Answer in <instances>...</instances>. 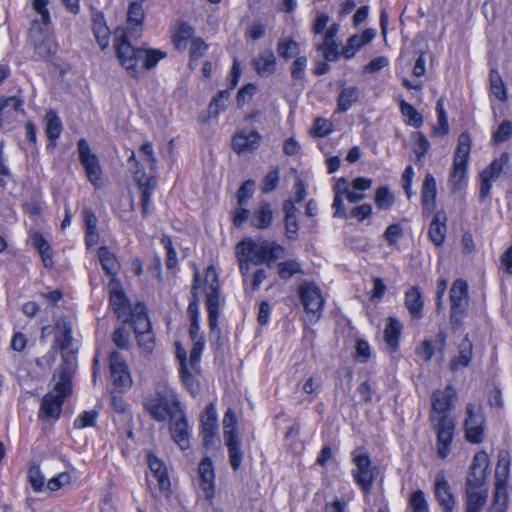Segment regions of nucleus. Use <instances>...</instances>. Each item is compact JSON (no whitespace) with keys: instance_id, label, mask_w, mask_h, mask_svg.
I'll list each match as a JSON object with an SVG mask.
<instances>
[{"instance_id":"60","label":"nucleus","mask_w":512,"mask_h":512,"mask_svg":"<svg viewBox=\"0 0 512 512\" xmlns=\"http://www.w3.org/2000/svg\"><path fill=\"white\" fill-rule=\"evenodd\" d=\"M229 97V90L218 92V94L210 102L209 108L211 109V112L218 114L220 110H224L226 108V103L228 102Z\"/></svg>"},{"instance_id":"15","label":"nucleus","mask_w":512,"mask_h":512,"mask_svg":"<svg viewBox=\"0 0 512 512\" xmlns=\"http://www.w3.org/2000/svg\"><path fill=\"white\" fill-rule=\"evenodd\" d=\"M110 291V304L119 319L124 322L130 319L133 312L131 305L126 297L120 282L116 278H111L108 284Z\"/></svg>"},{"instance_id":"8","label":"nucleus","mask_w":512,"mask_h":512,"mask_svg":"<svg viewBox=\"0 0 512 512\" xmlns=\"http://www.w3.org/2000/svg\"><path fill=\"white\" fill-rule=\"evenodd\" d=\"M114 47L121 65L126 68L131 76L136 77L142 48H134L128 41L127 33L122 29L115 31Z\"/></svg>"},{"instance_id":"57","label":"nucleus","mask_w":512,"mask_h":512,"mask_svg":"<svg viewBox=\"0 0 512 512\" xmlns=\"http://www.w3.org/2000/svg\"><path fill=\"white\" fill-rule=\"evenodd\" d=\"M180 376L183 381V384L190 390L192 394H196L199 390L198 383L189 372L187 368L186 359H182V367L180 368Z\"/></svg>"},{"instance_id":"40","label":"nucleus","mask_w":512,"mask_h":512,"mask_svg":"<svg viewBox=\"0 0 512 512\" xmlns=\"http://www.w3.org/2000/svg\"><path fill=\"white\" fill-rule=\"evenodd\" d=\"M46 121V134L50 141H55L59 138L62 131V123L53 110H49L45 115Z\"/></svg>"},{"instance_id":"32","label":"nucleus","mask_w":512,"mask_h":512,"mask_svg":"<svg viewBox=\"0 0 512 512\" xmlns=\"http://www.w3.org/2000/svg\"><path fill=\"white\" fill-rule=\"evenodd\" d=\"M98 257L106 274L115 278L120 271V263L115 255L107 247L102 246L98 250Z\"/></svg>"},{"instance_id":"9","label":"nucleus","mask_w":512,"mask_h":512,"mask_svg":"<svg viewBox=\"0 0 512 512\" xmlns=\"http://www.w3.org/2000/svg\"><path fill=\"white\" fill-rule=\"evenodd\" d=\"M207 280H211V283L206 291V305L209 315V327L212 334L217 337L220 334L218 327V319L220 315V296H219V281L216 270L214 267H209L206 272Z\"/></svg>"},{"instance_id":"49","label":"nucleus","mask_w":512,"mask_h":512,"mask_svg":"<svg viewBox=\"0 0 512 512\" xmlns=\"http://www.w3.org/2000/svg\"><path fill=\"white\" fill-rule=\"evenodd\" d=\"M400 110L403 116L408 118L407 123L409 125L418 128L423 124L422 115L411 104L402 100L400 102Z\"/></svg>"},{"instance_id":"1","label":"nucleus","mask_w":512,"mask_h":512,"mask_svg":"<svg viewBox=\"0 0 512 512\" xmlns=\"http://www.w3.org/2000/svg\"><path fill=\"white\" fill-rule=\"evenodd\" d=\"M456 401L457 392L452 385H447L443 390H435L431 396L429 420L431 428L436 433V453L441 459H446L452 450L456 425L450 412Z\"/></svg>"},{"instance_id":"39","label":"nucleus","mask_w":512,"mask_h":512,"mask_svg":"<svg viewBox=\"0 0 512 512\" xmlns=\"http://www.w3.org/2000/svg\"><path fill=\"white\" fill-rule=\"evenodd\" d=\"M277 52L281 58L288 60L300 53V46L291 37H282L278 41Z\"/></svg>"},{"instance_id":"22","label":"nucleus","mask_w":512,"mask_h":512,"mask_svg":"<svg viewBox=\"0 0 512 512\" xmlns=\"http://www.w3.org/2000/svg\"><path fill=\"white\" fill-rule=\"evenodd\" d=\"M436 195L437 186L435 177L431 173L425 175L422 189H421V201L423 205V211L426 214H431L436 208Z\"/></svg>"},{"instance_id":"5","label":"nucleus","mask_w":512,"mask_h":512,"mask_svg":"<svg viewBox=\"0 0 512 512\" xmlns=\"http://www.w3.org/2000/svg\"><path fill=\"white\" fill-rule=\"evenodd\" d=\"M236 254L252 255L254 264L271 266L284 254V248L274 241L245 238L236 245Z\"/></svg>"},{"instance_id":"38","label":"nucleus","mask_w":512,"mask_h":512,"mask_svg":"<svg viewBox=\"0 0 512 512\" xmlns=\"http://www.w3.org/2000/svg\"><path fill=\"white\" fill-rule=\"evenodd\" d=\"M471 150V137L468 132H462L458 139L453 162L468 164Z\"/></svg>"},{"instance_id":"21","label":"nucleus","mask_w":512,"mask_h":512,"mask_svg":"<svg viewBox=\"0 0 512 512\" xmlns=\"http://www.w3.org/2000/svg\"><path fill=\"white\" fill-rule=\"evenodd\" d=\"M261 135L256 130L239 131L232 140V146L236 153L251 151L259 146Z\"/></svg>"},{"instance_id":"37","label":"nucleus","mask_w":512,"mask_h":512,"mask_svg":"<svg viewBox=\"0 0 512 512\" xmlns=\"http://www.w3.org/2000/svg\"><path fill=\"white\" fill-rule=\"evenodd\" d=\"M55 328L57 330V335L55 338L56 344L61 350L68 348L72 342L71 324L65 319H60L56 322Z\"/></svg>"},{"instance_id":"61","label":"nucleus","mask_w":512,"mask_h":512,"mask_svg":"<svg viewBox=\"0 0 512 512\" xmlns=\"http://www.w3.org/2000/svg\"><path fill=\"white\" fill-rule=\"evenodd\" d=\"M207 48V44L202 39H193L190 47V65L200 59L205 54Z\"/></svg>"},{"instance_id":"64","label":"nucleus","mask_w":512,"mask_h":512,"mask_svg":"<svg viewBox=\"0 0 512 512\" xmlns=\"http://www.w3.org/2000/svg\"><path fill=\"white\" fill-rule=\"evenodd\" d=\"M112 340L119 349L127 350L129 348V332L123 327L114 330Z\"/></svg>"},{"instance_id":"34","label":"nucleus","mask_w":512,"mask_h":512,"mask_svg":"<svg viewBox=\"0 0 512 512\" xmlns=\"http://www.w3.org/2000/svg\"><path fill=\"white\" fill-rule=\"evenodd\" d=\"M136 335L151 330V323L145 311V306L138 303L130 315Z\"/></svg>"},{"instance_id":"11","label":"nucleus","mask_w":512,"mask_h":512,"mask_svg":"<svg viewBox=\"0 0 512 512\" xmlns=\"http://www.w3.org/2000/svg\"><path fill=\"white\" fill-rule=\"evenodd\" d=\"M298 293L305 311L318 321L325 303L320 287L313 281H305L299 285Z\"/></svg>"},{"instance_id":"33","label":"nucleus","mask_w":512,"mask_h":512,"mask_svg":"<svg viewBox=\"0 0 512 512\" xmlns=\"http://www.w3.org/2000/svg\"><path fill=\"white\" fill-rule=\"evenodd\" d=\"M359 89L356 86L343 88L337 99L336 112L344 113L348 111L359 99Z\"/></svg>"},{"instance_id":"25","label":"nucleus","mask_w":512,"mask_h":512,"mask_svg":"<svg viewBox=\"0 0 512 512\" xmlns=\"http://www.w3.org/2000/svg\"><path fill=\"white\" fill-rule=\"evenodd\" d=\"M473 357V345L468 334L465 335L459 345V355L452 358L449 363L451 371L455 372L470 365Z\"/></svg>"},{"instance_id":"7","label":"nucleus","mask_w":512,"mask_h":512,"mask_svg":"<svg viewBox=\"0 0 512 512\" xmlns=\"http://www.w3.org/2000/svg\"><path fill=\"white\" fill-rule=\"evenodd\" d=\"M353 462L356 466V469L352 471L354 480L362 489L363 493L369 495L372 490L373 482L377 477L378 470L376 467L372 466L368 453L362 448L354 450Z\"/></svg>"},{"instance_id":"14","label":"nucleus","mask_w":512,"mask_h":512,"mask_svg":"<svg viewBox=\"0 0 512 512\" xmlns=\"http://www.w3.org/2000/svg\"><path fill=\"white\" fill-rule=\"evenodd\" d=\"M110 374L113 385L119 392L131 387L132 379L128 366L118 351L110 353Z\"/></svg>"},{"instance_id":"52","label":"nucleus","mask_w":512,"mask_h":512,"mask_svg":"<svg viewBox=\"0 0 512 512\" xmlns=\"http://www.w3.org/2000/svg\"><path fill=\"white\" fill-rule=\"evenodd\" d=\"M144 17L145 12L142 4L138 1L131 2L128 8V23L139 27L142 25Z\"/></svg>"},{"instance_id":"23","label":"nucleus","mask_w":512,"mask_h":512,"mask_svg":"<svg viewBox=\"0 0 512 512\" xmlns=\"http://www.w3.org/2000/svg\"><path fill=\"white\" fill-rule=\"evenodd\" d=\"M148 465L152 475L157 479L160 491L169 496L170 494V480L167 474V469L163 462L155 455L148 454Z\"/></svg>"},{"instance_id":"35","label":"nucleus","mask_w":512,"mask_h":512,"mask_svg":"<svg viewBox=\"0 0 512 512\" xmlns=\"http://www.w3.org/2000/svg\"><path fill=\"white\" fill-rule=\"evenodd\" d=\"M224 442L228 449L230 465L234 471H237L243 460L241 440L239 437L232 438L231 436H227V439H224Z\"/></svg>"},{"instance_id":"17","label":"nucleus","mask_w":512,"mask_h":512,"mask_svg":"<svg viewBox=\"0 0 512 512\" xmlns=\"http://www.w3.org/2000/svg\"><path fill=\"white\" fill-rule=\"evenodd\" d=\"M200 487L206 499L211 500L215 494V475L212 460L205 457L198 467Z\"/></svg>"},{"instance_id":"59","label":"nucleus","mask_w":512,"mask_h":512,"mask_svg":"<svg viewBox=\"0 0 512 512\" xmlns=\"http://www.w3.org/2000/svg\"><path fill=\"white\" fill-rule=\"evenodd\" d=\"M255 187L254 180L245 181L237 191L238 206H244L249 198H251Z\"/></svg>"},{"instance_id":"54","label":"nucleus","mask_w":512,"mask_h":512,"mask_svg":"<svg viewBox=\"0 0 512 512\" xmlns=\"http://www.w3.org/2000/svg\"><path fill=\"white\" fill-rule=\"evenodd\" d=\"M411 512H429L428 503L421 490L413 492L409 498Z\"/></svg>"},{"instance_id":"10","label":"nucleus","mask_w":512,"mask_h":512,"mask_svg":"<svg viewBox=\"0 0 512 512\" xmlns=\"http://www.w3.org/2000/svg\"><path fill=\"white\" fill-rule=\"evenodd\" d=\"M464 420L465 439L473 444H479L484 439L486 418L481 406L468 403L465 409Z\"/></svg>"},{"instance_id":"56","label":"nucleus","mask_w":512,"mask_h":512,"mask_svg":"<svg viewBox=\"0 0 512 512\" xmlns=\"http://www.w3.org/2000/svg\"><path fill=\"white\" fill-rule=\"evenodd\" d=\"M415 143L413 150L417 156V160L421 161L424 155L428 152L430 144L427 138L421 132L414 133Z\"/></svg>"},{"instance_id":"63","label":"nucleus","mask_w":512,"mask_h":512,"mask_svg":"<svg viewBox=\"0 0 512 512\" xmlns=\"http://www.w3.org/2000/svg\"><path fill=\"white\" fill-rule=\"evenodd\" d=\"M403 235V228L400 224L394 223L387 227L384 232V238L389 245L394 246Z\"/></svg>"},{"instance_id":"47","label":"nucleus","mask_w":512,"mask_h":512,"mask_svg":"<svg viewBox=\"0 0 512 512\" xmlns=\"http://www.w3.org/2000/svg\"><path fill=\"white\" fill-rule=\"evenodd\" d=\"M491 93L500 101H506L507 93L499 72L495 69L490 71Z\"/></svg>"},{"instance_id":"30","label":"nucleus","mask_w":512,"mask_h":512,"mask_svg":"<svg viewBox=\"0 0 512 512\" xmlns=\"http://www.w3.org/2000/svg\"><path fill=\"white\" fill-rule=\"evenodd\" d=\"M273 220V210L267 201H261L251 216V225L257 229L268 228Z\"/></svg>"},{"instance_id":"43","label":"nucleus","mask_w":512,"mask_h":512,"mask_svg":"<svg viewBox=\"0 0 512 512\" xmlns=\"http://www.w3.org/2000/svg\"><path fill=\"white\" fill-rule=\"evenodd\" d=\"M165 57L166 53L158 49H142L140 52V62H142V67L146 69L155 67Z\"/></svg>"},{"instance_id":"26","label":"nucleus","mask_w":512,"mask_h":512,"mask_svg":"<svg viewBox=\"0 0 512 512\" xmlns=\"http://www.w3.org/2000/svg\"><path fill=\"white\" fill-rule=\"evenodd\" d=\"M254 68L261 77H269L276 70V57L272 50L266 49L252 61Z\"/></svg>"},{"instance_id":"4","label":"nucleus","mask_w":512,"mask_h":512,"mask_svg":"<svg viewBox=\"0 0 512 512\" xmlns=\"http://www.w3.org/2000/svg\"><path fill=\"white\" fill-rule=\"evenodd\" d=\"M49 0H33L32 7L36 14L35 18L32 19L31 26L29 29V35L34 41L37 50L43 56L47 53H42V39L49 32L51 24L50 14L46 8ZM67 10L77 14L79 12V0H62Z\"/></svg>"},{"instance_id":"62","label":"nucleus","mask_w":512,"mask_h":512,"mask_svg":"<svg viewBox=\"0 0 512 512\" xmlns=\"http://www.w3.org/2000/svg\"><path fill=\"white\" fill-rule=\"evenodd\" d=\"M512 135V123L504 121L499 125L497 130L493 133V141L495 143H502L507 141Z\"/></svg>"},{"instance_id":"36","label":"nucleus","mask_w":512,"mask_h":512,"mask_svg":"<svg viewBox=\"0 0 512 512\" xmlns=\"http://www.w3.org/2000/svg\"><path fill=\"white\" fill-rule=\"evenodd\" d=\"M402 331V324L399 320L389 317L388 323L384 330L385 342L392 350L398 348L399 337Z\"/></svg>"},{"instance_id":"55","label":"nucleus","mask_w":512,"mask_h":512,"mask_svg":"<svg viewBox=\"0 0 512 512\" xmlns=\"http://www.w3.org/2000/svg\"><path fill=\"white\" fill-rule=\"evenodd\" d=\"M279 179L280 169L279 167H274L263 179L262 192L268 194L274 191L278 187Z\"/></svg>"},{"instance_id":"42","label":"nucleus","mask_w":512,"mask_h":512,"mask_svg":"<svg viewBox=\"0 0 512 512\" xmlns=\"http://www.w3.org/2000/svg\"><path fill=\"white\" fill-rule=\"evenodd\" d=\"M510 458L507 451H500L495 470V483H506L509 474Z\"/></svg>"},{"instance_id":"20","label":"nucleus","mask_w":512,"mask_h":512,"mask_svg":"<svg viewBox=\"0 0 512 512\" xmlns=\"http://www.w3.org/2000/svg\"><path fill=\"white\" fill-rule=\"evenodd\" d=\"M201 428L203 442L207 447L212 444L217 434V413L213 403L206 407L205 412L201 416Z\"/></svg>"},{"instance_id":"44","label":"nucleus","mask_w":512,"mask_h":512,"mask_svg":"<svg viewBox=\"0 0 512 512\" xmlns=\"http://www.w3.org/2000/svg\"><path fill=\"white\" fill-rule=\"evenodd\" d=\"M278 275L283 280H288L296 274H303L301 264L297 260L280 262L277 265Z\"/></svg>"},{"instance_id":"58","label":"nucleus","mask_w":512,"mask_h":512,"mask_svg":"<svg viewBox=\"0 0 512 512\" xmlns=\"http://www.w3.org/2000/svg\"><path fill=\"white\" fill-rule=\"evenodd\" d=\"M415 353L422 357L426 363H429L432 360L434 354L437 352L434 349L432 340L425 339L419 346L415 348Z\"/></svg>"},{"instance_id":"2","label":"nucleus","mask_w":512,"mask_h":512,"mask_svg":"<svg viewBox=\"0 0 512 512\" xmlns=\"http://www.w3.org/2000/svg\"><path fill=\"white\" fill-rule=\"evenodd\" d=\"M72 373L66 364H61L52 377L53 388L41 401L39 418L56 420L59 418L64 400L72 393Z\"/></svg>"},{"instance_id":"45","label":"nucleus","mask_w":512,"mask_h":512,"mask_svg":"<svg viewBox=\"0 0 512 512\" xmlns=\"http://www.w3.org/2000/svg\"><path fill=\"white\" fill-rule=\"evenodd\" d=\"M194 34V28L185 23L182 22L179 25L178 31L173 36V42L175 44V47L178 50H184L187 46V41L190 39Z\"/></svg>"},{"instance_id":"19","label":"nucleus","mask_w":512,"mask_h":512,"mask_svg":"<svg viewBox=\"0 0 512 512\" xmlns=\"http://www.w3.org/2000/svg\"><path fill=\"white\" fill-rule=\"evenodd\" d=\"M134 179L141 189V208L144 217L149 215V205L152 191L156 187V179L153 176H147L143 172L137 170L134 173Z\"/></svg>"},{"instance_id":"13","label":"nucleus","mask_w":512,"mask_h":512,"mask_svg":"<svg viewBox=\"0 0 512 512\" xmlns=\"http://www.w3.org/2000/svg\"><path fill=\"white\" fill-rule=\"evenodd\" d=\"M509 154L504 152L499 158L494 159L492 163L481 173V183L479 189L480 200L483 201L490 193L492 183L497 180L508 166Z\"/></svg>"},{"instance_id":"48","label":"nucleus","mask_w":512,"mask_h":512,"mask_svg":"<svg viewBox=\"0 0 512 512\" xmlns=\"http://www.w3.org/2000/svg\"><path fill=\"white\" fill-rule=\"evenodd\" d=\"M486 478L487 473L484 471L469 470L466 477L465 489H487Z\"/></svg>"},{"instance_id":"29","label":"nucleus","mask_w":512,"mask_h":512,"mask_svg":"<svg viewBox=\"0 0 512 512\" xmlns=\"http://www.w3.org/2000/svg\"><path fill=\"white\" fill-rule=\"evenodd\" d=\"M23 101L16 97H1L0 98V126L4 121L14 118L18 113H23Z\"/></svg>"},{"instance_id":"12","label":"nucleus","mask_w":512,"mask_h":512,"mask_svg":"<svg viewBox=\"0 0 512 512\" xmlns=\"http://www.w3.org/2000/svg\"><path fill=\"white\" fill-rule=\"evenodd\" d=\"M79 160L83 165L87 178L93 186H103L102 168L96 154L92 153L88 142L85 139L78 141Z\"/></svg>"},{"instance_id":"27","label":"nucleus","mask_w":512,"mask_h":512,"mask_svg":"<svg viewBox=\"0 0 512 512\" xmlns=\"http://www.w3.org/2000/svg\"><path fill=\"white\" fill-rule=\"evenodd\" d=\"M447 215L446 212L441 210L438 211L429 227V238L436 245L440 246L444 242L447 232Z\"/></svg>"},{"instance_id":"3","label":"nucleus","mask_w":512,"mask_h":512,"mask_svg":"<svg viewBox=\"0 0 512 512\" xmlns=\"http://www.w3.org/2000/svg\"><path fill=\"white\" fill-rule=\"evenodd\" d=\"M144 407L152 419L165 422L183 412L175 391L166 384H158L154 393L144 401Z\"/></svg>"},{"instance_id":"53","label":"nucleus","mask_w":512,"mask_h":512,"mask_svg":"<svg viewBox=\"0 0 512 512\" xmlns=\"http://www.w3.org/2000/svg\"><path fill=\"white\" fill-rule=\"evenodd\" d=\"M508 503L507 483H495L494 506L500 512L504 511Z\"/></svg>"},{"instance_id":"51","label":"nucleus","mask_w":512,"mask_h":512,"mask_svg":"<svg viewBox=\"0 0 512 512\" xmlns=\"http://www.w3.org/2000/svg\"><path fill=\"white\" fill-rule=\"evenodd\" d=\"M223 430H224V432H223L224 439H227V436H231L232 438L239 437L238 433H237L236 415H235V412L233 411V409H231V408H229L224 415Z\"/></svg>"},{"instance_id":"50","label":"nucleus","mask_w":512,"mask_h":512,"mask_svg":"<svg viewBox=\"0 0 512 512\" xmlns=\"http://www.w3.org/2000/svg\"><path fill=\"white\" fill-rule=\"evenodd\" d=\"M394 203V196L387 186H381L375 193V204L380 210H389Z\"/></svg>"},{"instance_id":"31","label":"nucleus","mask_w":512,"mask_h":512,"mask_svg":"<svg viewBox=\"0 0 512 512\" xmlns=\"http://www.w3.org/2000/svg\"><path fill=\"white\" fill-rule=\"evenodd\" d=\"M466 512H480L486 504L488 489H465Z\"/></svg>"},{"instance_id":"6","label":"nucleus","mask_w":512,"mask_h":512,"mask_svg":"<svg viewBox=\"0 0 512 512\" xmlns=\"http://www.w3.org/2000/svg\"><path fill=\"white\" fill-rule=\"evenodd\" d=\"M450 326L452 330L459 329L468 315L469 292L468 284L463 279L453 282L449 291Z\"/></svg>"},{"instance_id":"18","label":"nucleus","mask_w":512,"mask_h":512,"mask_svg":"<svg viewBox=\"0 0 512 512\" xmlns=\"http://www.w3.org/2000/svg\"><path fill=\"white\" fill-rule=\"evenodd\" d=\"M170 433L174 442L181 450L190 448L189 427L183 412H181L178 417L170 419Z\"/></svg>"},{"instance_id":"28","label":"nucleus","mask_w":512,"mask_h":512,"mask_svg":"<svg viewBox=\"0 0 512 512\" xmlns=\"http://www.w3.org/2000/svg\"><path fill=\"white\" fill-rule=\"evenodd\" d=\"M404 304L413 319L419 320L423 317L424 301L418 287H411L406 291Z\"/></svg>"},{"instance_id":"46","label":"nucleus","mask_w":512,"mask_h":512,"mask_svg":"<svg viewBox=\"0 0 512 512\" xmlns=\"http://www.w3.org/2000/svg\"><path fill=\"white\" fill-rule=\"evenodd\" d=\"M93 31L96 40L102 49L109 45L110 30L103 21V17H98L93 22Z\"/></svg>"},{"instance_id":"41","label":"nucleus","mask_w":512,"mask_h":512,"mask_svg":"<svg viewBox=\"0 0 512 512\" xmlns=\"http://www.w3.org/2000/svg\"><path fill=\"white\" fill-rule=\"evenodd\" d=\"M467 164L453 162V169L450 176V182L452 185V192L460 191L466 179Z\"/></svg>"},{"instance_id":"24","label":"nucleus","mask_w":512,"mask_h":512,"mask_svg":"<svg viewBox=\"0 0 512 512\" xmlns=\"http://www.w3.org/2000/svg\"><path fill=\"white\" fill-rule=\"evenodd\" d=\"M375 36L376 31L374 29H367L360 35L356 34L349 37L342 49L343 57L345 59L352 58L361 47L370 43Z\"/></svg>"},{"instance_id":"16","label":"nucleus","mask_w":512,"mask_h":512,"mask_svg":"<svg viewBox=\"0 0 512 512\" xmlns=\"http://www.w3.org/2000/svg\"><path fill=\"white\" fill-rule=\"evenodd\" d=\"M435 496L444 512H451L456 504L450 485L443 472H438L434 481Z\"/></svg>"}]
</instances>
